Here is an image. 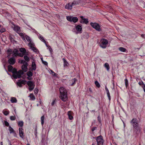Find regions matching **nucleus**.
I'll return each instance as SVG.
<instances>
[{"label": "nucleus", "mask_w": 145, "mask_h": 145, "mask_svg": "<svg viewBox=\"0 0 145 145\" xmlns=\"http://www.w3.org/2000/svg\"><path fill=\"white\" fill-rule=\"evenodd\" d=\"M10 39L11 41H12V40L13 39L12 38L10 37Z\"/></svg>", "instance_id": "obj_58"}, {"label": "nucleus", "mask_w": 145, "mask_h": 145, "mask_svg": "<svg viewBox=\"0 0 145 145\" xmlns=\"http://www.w3.org/2000/svg\"><path fill=\"white\" fill-rule=\"evenodd\" d=\"M51 72L52 74L54 76H57V74L55 73L52 70L51 71Z\"/></svg>", "instance_id": "obj_45"}, {"label": "nucleus", "mask_w": 145, "mask_h": 145, "mask_svg": "<svg viewBox=\"0 0 145 145\" xmlns=\"http://www.w3.org/2000/svg\"><path fill=\"white\" fill-rule=\"evenodd\" d=\"M18 125L19 126L22 127L24 125V122L22 121H20L18 123Z\"/></svg>", "instance_id": "obj_29"}, {"label": "nucleus", "mask_w": 145, "mask_h": 145, "mask_svg": "<svg viewBox=\"0 0 145 145\" xmlns=\"http://www.w3.org/2000/svg\"><path fill=\"white\" fill-rule=\"evenodd\" d=\"M125 84L126 86V88H127V86H128V82L127 80L126 79L125 80Z\"/></svg>", "instance_id": "obj_41"}, {"label": "nucleus", "mask_w": 145, "mask_h": 145, "mask_svg": "<svg viewBox=\"0 0 145 145\" xmlns=\"http://www.w3.org/2000/svg\"><path fill=\"white\" fill-rule=\"evenodd\" d=\"M41 61H42V62H43V61H44L43 60V58H41Z\"/></svg>", "instance_id": "obj_61"}, {"label": "nucleus", "mask_w": 145, "mask_h": 145, "mask_svg": "<svg viewBox=\"0 0 145 145\" xmlns=\"http://www.w3.org/2000/svg\"><path fill=\"white\" fill-rule=\"evenodd\" d=\"M144 92H145V89H144Z\"/></svg>", "instance_id": "obj_64"}, {"label": "nucleus", "mask_w": 145, "mask_h": 145, "mask_svg": "<svg viewBox=\"0 0 145 145\" xmlns=\"http://www.w3.org/2000/svg\"><path fill=\"white\" fill-rule=\"evenodd\" d=\"M97 145H103V137L101 136L98 137L96 139Z\"/></svg>", "instance_id": "obj_8"}, {"label": "nucleus", "mask_w": 145, "mask_h": 145, "mask_svg": "<svg viewBox=\"0 0 145 145\" xmlns=\"http://www.w3.org/2000/svg\"><path fill=\"white\" fill-rule=\"evenodd\" d=\"M24 59L26 61L28 62L30 60L29 57L27 56H25L24 57Z\"/></svg>", "instance_id": "obj_36"}, {"label": "nucleus", "mask_w": 145, "mask_h": 145, "mask_svg": "<svg viewBox=\"0 0 145 145\" xmlns=\"http://www.w3.org/2000/svg\"><path fill=\"white\" fill-rule=\"evenodd\" d=\"M27 84L29 86L28 89L29 91H31L33 90L35 86L34 82L31 81H29L27 82Z\"/></svg>", "instance_id": "obj_4"}, {"label": "nucleus", "mask_w": 145, "mask_h": 145, "mask_svg": "<svg viewBox=\"0 0 145 145\" xmlns=\"http://www.w3.org/2000/svg\"><path fill=\"white\" fill-rule=\"evenodd\" d=\"M78 18L77 17H72V19L71 22H73L75 23L77 22L78 21Z\"/></svg>", "instance_id": "obj_23"}, {"label": "nucleus", "mask_w": 145, "mask_h": 145, "mask_svg": "<svg viewBox=\"0 0 145 145\" xmlns=\"http://www.w3.org/2000/svg\"><path fill=\"white\" fill-rule=\"evenodd\" d=\"M3 113L6 116L7 115L9 114V112L6 110H3Z\"/></svg>", "instance_id": "obj_42"}, {"label": "nucleus", "mask_w": 145, "mask_h": 145, "mask_svg": "<svg viewBox=\"0 0 145 145\" xmlns=\"http://www.w3.org/2000/svg\"><path fill=\"white\" fill-rule=\"evenodd\" d=\"M20 63L21 64H23V65H24L27 66V65H28L26 61L23 60H21L20 61Z\"/></svg>", "instance_id": "obj_28"}, {"label": "nucleus", "mask_w": 145, "mask_h": 145, "mask_svg": "<svg viewBox=\"0 0 145 145\" xmlns=\"http://www.w3.org/2000/svg\"><path fill=\"white\" fill-rule=\"evenodd\" d=\"M38 91H39L38 89L37 88H35L34 90V92L35 94H37L38 93Z\"/></svg>", "instance_id": "obj_44"}, {"label": "nucleus", "mask_w": 145, "mask_h": 145, "mask_svg": "<svg viewBox=\"0 0 145 145\" xmlns=\"http://www.w3.org/2000/svg\"><path fill=\"white\" fill-rule=\"evenodd\" d=\"M95 84L96 86L98 88H100V85L99 83L97 81H96L95 82Z\"/></svg>", "instance_id": "obj_37"}, {"label": "nucleus", "mask_w": 145, "mask_h": 145, "mask_svg": "<svg viewBox=\"0 0 145 145\" xmlns=\"http://www.w3.org/2000/svg\"><path fill=\"white\" fill-rule=\"evenodd\" d=\"M8 62L10 65H14L16 62L15 59L13 57L8 58Z\"/></svg>", "instance_id": "obj_10"}, {"label": "nucleus", "mask_w": 145, "mask_h": 145, "mask_svg": "<svg viewBox=\"0 0 145 145\" xmlns=\"http://www.w3.org/2000/svg\"><path fill=\"white\" fill-rule=\"evenodd\" d=\"M42 63L45 65H48V63L46 61H43Z\"/></svg>", "instance_id": "obj_51"}, {"label": "nucleus", "mask_w": 145, "mask_h": 145, "mask_svg": "<svg viewBox=\"0 0 145 145\" xmlns=\"http://www.w3.org/2000/svg\"><path fill=\"white\" fill-rule=\"evenodd\" d=\"M5 125L7 126H8L9 125V123L7 121H5Z\"/></svg>", "instance_id": "obj_47"}, {"label": "nucleus", "mask_w": 145, "mask_h": 145, "mask_svg": "<svg viewBox=\"0 0 145 145\" xmlns=\"http://www.w3.org/2000/svg\"><path fill=\"white\" fill-rule=\"evenodd\" d=\"M13 74L12 76L14 78L16 79L17 78H20L21 77V75L24 74L23 72L21 70H19L18 72L16 69H14L12 71Z\"/></svg>", "instance_id": "obj_2"}, {"label": "nucleus", "mask_w": 145, "mask_h": 145, "mask_svg": "<svg viewBox=\"0 0 145 145\" xmlns=\"http://www.w3.org/2000/svg\"><path fill=\"white\" fill-rule=\"evenodd\" d=\"M25 81L23 80H19L17 82V84L20 87H22V84H24V82H25Z\"/></svg>", "instance_id": "obj_14"}, {"label": "nucleus", "mask_w": 145, "mask_h": 145, "mask_svg": "<svg viewBox=\"0 0 145 145\" xmlns=\"http://www.w3.org/2000/svg\"><path fill=\"white\" fill-rule=\"evenodd\" d=\"M80 18L81 19L80 20V22L81 23L85 24H87L88 22V19L87 18H84L83 16H80Z\"/></svg>", "instance_id": "obj_11"}, {"label": "nucleus", "mask_w": 145, "mask_h": 145, "mask_svg": "<svg viewBox=\"0 0 145 145\" xmlns=\"http://www.w3.org/2000/svg\"><path fill=\"white\" fill-rule=\"evenodd\" d=\"M9 130L10 131V133H12L14 132V129L10 126H9Z\"/></svg>", "instance_id": "obj_40"}, {"label": "nucleus", "mask_w": 145, "mask_h": 145, "mask_svg": "<svg viewBox=\"0 0 145 145\" xmlns=\"http://www.w3.org/2000/svg\"><path fill=\"white\" fill-rule=\"evenodd\" d=\"M10 119L11 120H14L16 119V117L15 116H11L10 117Z\"/></svg>", "instance_id": "obj_43"}, {"label": "nucleus", "mask_w": 145, "mask_h": 145, "mask_svg": "<svg viewBox=\"0 0 145 145\" xmlns=\"http://www.w3.org/2000/svg\"><path fill=\"white\" fill-rule=\"evenodd\" d=\"M95 128H93L92 129V131H94L95 130Z\"/></svg>", "instance_id": "obj_59"}, {"label": "nucleus", "mask_w": 145, "mask_h": 145, "mask_svg": "<svg viewBox=\"0 0 145 145\" xmlns=\"http://www.w3.org/2000/svg\"><path fill=\"white\" fill-rule=\"evenodd\" d=\"M27 78L29 80H31L32 79L31 77H29V76H28L27 77Z\"/></svg>", "instance_id": "obj_54"}, {"label": "nucleus", "mask_w": 145, "mask_h": 145, "mask_svg": "<svg viewBox=\"0 0 145 145\" xmlns=\"http://www.w3.org/2000/svg\"><path fill=\"white\" fill-rule=\"evenodd\" d=\"M39 38L40 40H42V41H43L44 42L46 43V41L44 39V37H43L40 35L39 36Z\"/></svg>", "instance_id": "obj_38"}, {"label": "nucleus", "mask_w": 145, "mask_h": 145, "mask_svg": "<svg viewBox=\"0 0 145 145\" xmlns=\"http://www.w3.org/2000/svg\"><path fill=\"white\" fill-rule=\"evenodd\" d=\"M105 90H106V93H109V92L108 89V88H107L106 86H105Z\"/></svg>", "instance_id": "obj_46"}, {"label": "nucleus", "mask_w": 145, "mask_h": 145, "mask_svg": "<svg viewBox=\"0 0 145 145\" xmlns=\"http://www.w3.org/2000/svg\"><path fill=\"white\" fill-rule=\"evenodd\" d=\"M137 120L136 119L134 118L131 121V123L135 129L138 130L139 129V127L138 123L137 122Z\"/></svg>", "instance_id": "obj_3"}, {"label": "nucleus", "mask_w": 145, "mask_h": 145, "mask_svg": "<svg viewBox=\"0 0 145 145\" xmlns=\"http://www.w3.org/2000/svg\"><path fill=\"white\" fill-rule=\"evenodd\" d=\"M63 60L64 62V67H67L69 65L68 63L66 61L65 59L64 58L63 59Z\"/></svg>", "instance_id": "obj_22"}, {"label": "nucleus", "mask_w": 145, "mask_h": 145, "mask_svg": "<svg viewBox=\"0 0 145 145\" xmlns=\"http://www.w3.org/2000/svg\"><path fill=\"white\" fill-rule=\"evenodd\" d=\"M26 145H30V144H27Z\"/></svg>", "instance_id": "obj_63"}, {"label": "nucleus", "mask_w": 145, "mask_h": 145, "mask_svg": "<svg viewBox=\"0 0 145 145\" xmlns=\"http://www.w3.org/2000/svg\"><path fill=\"white\" fill-rule=\"evenodd\" d=\"M76 30L78 32H81L82 31V28L81 26L79 25H77L76 28Z\"/></svg>", "instance_id": "obj_20"}, {"label": "nucleus", "mask_w": 145, "mask_h": 145, "mask_svg": "<svg viewBox=\"0 0 145 145\" xmlns=\"http://www.w3.org/2000/svg\"><path fill=\"white\" fill-rule=\"evenodd\" d=\"M44 116L43 115L42 116L41 118V124L42 125H43L44 124Z\"/></svg>", "instance_id": "obj_31"}, {"label": "nucleus", "mask_w": 145, "mask_h": 145, "mask_svg": "<svg viewBox=\"0 0 145 145\" xmlns=\"http://www.w3.org/2000/svg\"><path fill=\"white\" fill-rule=\"evenodd\" d=\"M104 66L106 68L107 70L108 71L109 69V66L108 64L107 63H106L104 64Z\"/></svg>", "instance_id": "obj_34"}, {"label": "nucleus", "mask_w": 145, "mask_h": 145, "mask_svg": "<svg viewBox=\"0 0 145 145\" xmlns=\"http://www.w3.org/2000/svg\"><path fill=\"white\" fill-rule=\"evenodd\" d=\"M60 99L63 101L65 102L67 99V91L66 89L64 87H61L59 88Z\"/></svg>", "instance_id": "obj_1"}, {"label": "nucleus", "mask_w": 145, "mask_h": 145, "mask_svg": "<svg viewBox=\"0 0 145 145\" xmlns=\"http://www.w3.org/2000/svg\"><path fill=\"white\" fill-rule=\"evenodd\" d=\"M55 100H54L52 102V103H51L52 105V106L54 105L55 104Z\"/></svg>", "instance_id": "obj_52"}, {"label": "nucleus", "mask_w": 145, "mask_h": 145, "mask_svg": "<svg viewBox=\"0 0 145 145\" xmlns=\"http://www.w3.org/2000/svg\"><path fill=\"white\" fill-rule=\"evenodd\" d=\"M35 46V44L33 43V45H32L31 46H29V47L31 48V50H33L34 52H38V50L34 46Z\"/></svg>", "instance_id": "obj_18"}, {"label": "nucleus", "mask_w": 145, "mask_h": 145, "mask_svg": "<svg viewBox=\"0 0 145 145\" xmlns=\"http://www.w3.org/2000/svg\"><path fill=\"white\" fill-rule=\"evenodd\" d=\"M23 129L21 127L19 128V134L20 137L22 138H23L24 136V133L23 131Z\"/></svg>", "instance_id": "obj_13"}, {"label": "nucleus", "mask_w": 145, "mask_h": 145, "mask_svg": "<svg viewBox=\"0 0 145 145\" xmlns=\"http://www.w3.org/2000/svg\"><path fill=\"white\" fill-rule=\"evenodd\" d=\"M5 29L4 28H3V29H1L0 30V31L1 33H3L4 32H5Z\"/></svg>", "instance_id": "obj_48"}, {"label": "nucleus", "mask_w": 145, "mask_h": 145, "mask_svg": "<svg viewBox=\"0 0 145 145\" xmlns=\"http://www.w3.org/2000/svg\"><path fill=\"white\" fill-rule=\"evenodd\" d=\"M141 36L142 37L144 38V36H145V35L142 34L141 35Z\"/></svg>", "instance_id": "obj_56"}, {"label": "nucleus", "mask_w": 145, "mask_h": 145, "mask_svg": "<svg viewBox=\"0 0 145 145\" xmlns=\"http://www.w3.org/2000/svg\"><path fill=\"white\" fill-rule=\"evenodd\" d=\"M138 84L140 85H143L144 84V83L142 81H141L140 82H139Z\"/></svg>", "instance_id": "obj_53"}, {"label": "nucleus", "mask_w": 145, "mask_h": 145, "mask_svg": "<svg viewBox=\"0 0 145 145\" xmlns=\"http://www.w3.org/2000/svg\"><path fill=\"white\" fill-rule=\"evenodd\" d=\"M72 113L71 111H69L68 112V115L69 118L70 120H72L73 118V117L72 116Z\"/></svg>", "instance_id": "obj_17"}, {"label": "nucleus", "mask_w": 145, "mask_h": 145, "mask_svg": "<svg viewBox=\"0 0 145 145\" xmlns=\"http://www.w3.org/2000/svg\"><path fill=\"white\" fill-rule=\"evenodd\" d=\"M72 17L70 16H66L67 19L70 22H71L72 21Z\"/></svg>", "instance_id": "obj_39"}, {"label": "nucleus", "mask_w": 145, "mask_h": 145, "mask_svg": "<svg viewBox=\"0 0 145 145\" xmlns=\"http://www.w3.org/2000/svg\"><path fill=\"white\" fill-rule=\"evenodd\" d=\"M29 97H30L32 100H34L35 99V96L32 93L30 94L29 95Z\"/></svg>", "instance_id": "obj_30"}, {"label": "nucleus", "mask_w": 145, "mask_h": 145, "mask_svg": "<svg viewBox=\"0 0 145 145\" xmlns=\"http://www.w3.org/2000/svg\"><path fill=\"white\" fill-rule=\"evenodd\" d=\"M22 71L24 72H26L27 71V66H25L24 65H23L22 66Z\"/></svg>", "instance_id": "obj_21"}, {"label": "nucleus", "mask_w": 145, "mask_h": 145, "mask_svg": "<svg viewBox=\"0 0 145 145\" xmlns=\"http://www.w3.org/2000/svg\"><path fill=\"white\" fill-rule=\"evenodd\" d=\"M18 56H19L20 57H22L23 56V55L24 54H23L22 53V54H21V53H18Z\"/></svg>", "instance_id": "obj_49"}, {"label": "nucleus", "mask_w": 145, "mask_h": 145, "mask_svg": "<svg viewBox=\"0 0 145 145\" xmlns=\"http://www.w3.org/2000/svg\"><path fill=\"white\" fill-rule=\"evenodd\" d=\"M14 29L15 31L18 33H19L20 31V28L18 26H15Z\"/></svg>", "instance_id": "obj_16"}, {"label": "nucleus", "mask_w": 145, "mask_h": 145, "mask_svg": "<svg viewBox=\"0 0 145 145\" xmlns=\"http://www.w3.org/2000/svg\"><path fill=\"white\" fill-rule=\"evenodd\" d=\"M49 50H50V52H51L52 51V49L51 48H50V49H49Z\"/></svg>", "instance_id": "obj_60"}, {"label": "nucleus", "mask_w": 145, "mask_h": 145, "mask_svg": "<svg viewBox=\"0 0 145 145\" xmlns=\"http://www.w3.org/2000/svg\"><path fill=\"white\" fill-rule=\"evenodd\" d=\"M29 27H30L32 30L33 31H35V29L34 28H32L31 27L29 26L28 25Z\"/></svg>", "instance_id": "obj_57"}, {"label": "nucleus", "mask_w": 145, "mask_h": 145, "mask_svg": "<svg viewBox=\"0 0 145 145\" xmlns=\"http://www.w3.org/2000/svg\"><path fill=\"white\" fill-rule=\"evenodd\" d=\"M20 51L23 54H25L26 50L25 48H21L20 49Z\"/></svg>", "instance_id": "obj_25"}, {"label": "nucleus", "mask_w": 145, "mask_h": 145, "mask_svg": "<svg viewBox=\"0 0 145 145\" xmlns=\"http://www.w3.org/2000/svg\"><path fill=\"white\" fill-rule=\"evenodd\" d=\"M77 80L76 78H74L71 80L69 82V84L71 86H74L77 81Z\"/></svg>", "instance_id": "obj_12"}, {"label": "nucleus", "mask_w": 145, "mask_h": 145, "mask_svg": "<svg viewBox=\"0 0 145 145\" xmlns=\"http://www.w3.org/2000/svg\"><path fill=\"white\" fill-rule=\"evenodd\" d=\"M119 50L122 52H125L126 50L125 48H123L122 47H120L119 48Z\"/></svg>", "instance_id": "obj_32"}, {"label": "nucleus", "mask_w": 145, "mask_h": 145, "mask_svg": "<svg viewBox=\"0 0 145 145\" xmlns=\"http://www.w3.org/2000/svg\"><path fill=\"white\" fill-rule=\"evenodd\" d=\"M27 74L28 76L31 77L33 76V73L31 71H28L27 73Z\"/></svg>", "instance_id": "obj_33"}, {"label": "nucleus", "mask_w": 145, "mask_h": 145, "mask_svg": "<svg viewBox=\"0 0 145 145\" xmlns=\"http://www.w3.org/2000/svg\"><path fill=\"white\" fill-rule=\"evenodd\" d=\"M7 52L8 53V55L7 56V57L9 58L10 55L12 53V49H8L7 51Z\"/></svg>", "instance_id": "obj_19"}, {"label": "nucleus", "mask_w": 145, "mask_h": 145, "mask_svg": "<svg viewBox=\"0 0 145 145\" xmlns=\"http://www.w3.org/2000/svg\"><path fill=\"white\" fill-rule=\"evenodd\" d=\"M19 35L21 37L22 39L24 40H25V38L24 37V34L22 33H18Z\"/></svg>", "instance_id": "obj_35"}, {"label": "nucleus", "mask_w": 145, "mask_h": 145, "mask_svg": "<svg viewBox=\"0 0 145 145\" xmlns=\"http://www.w3.org/2000/svg\"><path fill=\"white\" fill-rule=\"evenodd\" d=\"M13 67L11 65H9L8 66V70L9 71L12 72V71H14V69H13Z\"/></svg>", "instance_id": "obj_27"}, {"label": "nucleus", "mask_w": 145, "mask_h": 145, "mask_svg": "<svg viewBox=\"0 0 145 145\" xmlns=\"http://www.w3.org/2000/svg\"><path fill=\"white\" fill-rule=\"evenodd\" d=\"M32 69L33 70H35L36 69V65L35 63L34 62H32Z\"/></svg>", "instance_id": "obj_26"}, {"label": "nucleus", "mask_w": 145, "mask_h": 145, "mask_svg": "<svg viewBox=\"0 0 145 145\" xmlns=\"http://www.w3.org/2000/svg\"><path fill=\"white\" fill-rule=\"evenodd\" d=\"M13 56L14 57H16L18 55V51L16 49H14L13 51Z\"/></svg>", "instance_id": "obj_15"}, {"label": "nucleus", "mask_w": 145, "mask_h": 145, "mask_svg": "<svg viewBox=\"0 0 145 145\" xmlns=\"http://www.w3.org/2000/svg\"><path fill=\"white\" fill-rule=\"evenodd\" d=\"M78 4V3L76 1H74L71 4L69 3L67 4L65 6V8L67 9H72V6L76 5Z\"/></svg>", "instance_id": "obj_7"}, {"label": "nucleus", "mask_w": 145, "mask_h": 145, "mask_svg": "<svg viewBox=\"0 0 145 145\" xmlns=\"http://www.w3.org/2000/svg\"><path fill=\"white\" fill-rule=\"evenodd\" d=\"M100 42V46L103 48H105L106 47V45L108 43V41L106 40L102 39L101 40Z\"/></svg>", "instance_id": "obj_6"}, {"label": "nucleus", "mask_w": 145, "mask_h": 145, "mask_svg": "<svg viewBox=\"0 0 145 145\" xmlns=\"http://www.w3.org/2000/svg\"><path fill=\"white\" fill-rule=\"evenodd\" d=\"M107 96L108 97V99L110 101V93H107Z\"/></svg>", "instance_id": "obj_50"}, {"label": "nucleus", "mask_w": 145, "mask_h": 145, "mask_svg": "<svg viewBox=\"0 0 145 145\" xmlns=\"http://www.w3.org/2000/svg\"><path fill=\"white\" fill-rule=\"evenodd\" d=\"M97 31H100L101 30V26L99 25L96 23L91 22L90 24Z\"/></svg>", "instance_id": "obj_5"}, {"label": "nucleus", "mask_w": 145, "mask_h": 145, "mask_svg": "<svg viewBox=\"0 0 145 145\" xmlns=\"http://www.w3.org/2000/svg\"><path fill=\"white\" fill-rule=\"evenodd\" d=\"M25 38L27 41L29 42V43L28 44V46H31L32 45H33V43L30 37L27 35H26L25 36Z\"/></svg>", "instance_id": "obj_9"}, {"label": "nucleus", "mask_w": 145, "mask_h": 145, "mask_svg": "<svg viewBox=\"0 0 145 145\" xmlns=\"http://www.w3.org/2000/svg\"><path fill=\"white\" fill-rule=\"evenodd\" d=\"M10 101L12 103H16L17 102V100L15 97H12L11 98Z\"/></svg>", "instance_id": "obj_24"}, {"label": "nucleus", "mask_w": 145, "mask_h": 145, "mask_svg": "<svg viewBox=\"0 0 145 145\" xmlns=\"http://www.w3.org/2000/svg\"><path fill=\"white\" fill-rule=\"evenodd\" d=\"M1 145H3V142H1Z\"/></svg>", "instance_id": "obj_62"}, {"label": "nucleus", "mask_w": 145, "mask_h": 145, "mask_svg": "<svg viewBox=\"0 0 145 145\" xmlns=\"http://www.w3.org/2000/svg\"><path fill=\"white\" fill-rule=\"evenodd\" d=\"M143 86H142V87L144 89H145V85L144 84H143Z\"/></svg>", "instance_id": "obj_55"}]
</instances>
